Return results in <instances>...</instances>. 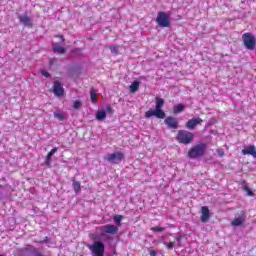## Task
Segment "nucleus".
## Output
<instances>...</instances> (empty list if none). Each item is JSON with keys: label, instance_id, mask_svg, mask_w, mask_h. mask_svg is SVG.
<instances>
[{"label": "nucleus", "instance_id": "1", "mask_svg": "<svg viewBox=\"0 0 256 256\" xmlns=\"http://www.w3.org/2000/svg\"><path fill=\"white\" fill-rule=\"evenodd\" d=\"M205 151H207V144H197L188 151V157H190V159H197L199 157H203V155H205Z\"/></svg>", "mask_w": 256, "mask_h": 256}, {"label": "nucleus", "instance_id": "2", "mask_svg": "<svg viewBox=\"0 0 256 256\" xmlns=\"http://www.w3.org/2000/svg\"><path fill=\"white\" fill-rule=\"evenodd\" d=\"M92 256H104L105 255V244L101 241H94L93 244L88 246Z\"/></svg>", "mask_w": 256, "mask_h": 256}, {"label": "nucleus", "instance_id": "3", "mask_svg": "<svg viewBox=\"0 0 256 256\" xmlns=\"http://www.w3.org/2000/svg\"><path fill=\"white\" fill-rule=\"evenodd\" d=\"M195 135L187 130H179L177 134V141L183 145H189L194 139Z\"/></svg>", "mask_w": 256, "mask_h": 256}, {"label": "nucleus", "instance_id": "4", "mask_svg": "<svg viewBox=\"0 0 256 256\" xmlns=\"http://www.w3.org/2000/svg\"><path fill=\"white\" fill-rule=\"evenodd\" d=\"M169 19L170 17L167 12H159L156 18V23L159 27H169L171 25V21Z\"/></svg>", "mask_w": 256, "mask_h": 256}, {"label": "nucleus", "instance_id": "5", "mask_svg": "<svg viewBox=\"0 0 256 256\" xmlns=\"http://www.w3.org/2000/svg\"><path fill=\"white\" fill-rule=\"evenodd\" d=\"M104 159L108 161L109 163H113L115 165L121 163L124 159V155L121 152H115L112 154H107Z\"/></svg>", "mask_w": 256, "mask_h": 256}, {"label": "nucleus", "instance_id": "6", "mask_svg": "<svg viewBox=\"0 0 256 256\" xmlns=\"http://www.w3.org/2000/svg\"><path fill=\"white\" fill-rule=\"evenodd\" d=\"M144 117L150 119V117H157V119H165V112L162 109L155 108L154 110H148L145 112Z\"/></svg>", "mask_w": 256, "mask_h": 256}, {"label": "nucleus", "instance_id": "7", "mask_svg": "<svg viewBox=\"0 0 256 256\" xmlns=\"http://www.w3.org/2000/svg\"><path fill=\"white\" fill-rule=\"evenodd\" d=\"M244 46L250 51L255 49V37L249 33L243 35Z\"/></svg>", "mask_w": 256, "mask_h": 256}, {"label": "nucleus", "instance_id": "8", "mask_svg": "<svg viewBox=\"0 0 256 256\" xmlns=\"http://www.w3.org/2000/svg\"><path fill=\"white\" fill-rule=\"evenodd\" d=\"M53 93L56 97H63L65 95V88L61 85V82L55 81L53 86Z\"/></svg>", "mask_w": 256, "mask_h": 256}, {"label": "nucleus", "instance_id": "9", "mask_svg": "<svg viewBox=\"0 0 256 256\" xmlns=\"http://www.w3.org/2000/svg\"><path fill=\"white\" fill-rule=\"evenodd\" d=\"M164 123L169 129H178L179 127V122H177V119L171 116L166 117Z\"/></svg>", "mask_w": 256, "mask_h": 256}, {"label": "nucleus", "instance_id": "10", "mask_svg": "<svg viewBox=\"0 0 256 256\" xmlns=\"http://www.w3.org/2000/svg\"><path fill=\"white\" fill-rule=\"evenodd\" d=\"M201 123H203V119L192 118V119L188 120V122L186 123V127H187V129H195V127H197V125H201Z\"/></svg>", "mask_w": 256, "mask_h": 256}, {"label": "nucleus", "instance_id": "11", "mask_svg": "<svg viewBox=\"0 0 256 256\" xmlns=\"http://www.w3.org/2000/svg\"><path fill=\"white\" fill-rule=\"evenodd\" d=\"M119 228L115 225H108L102 228V233H109L110 235H117Z\"/></svg>", "mask_w": 256, "mask_h": 256}, {"label": "nucleus", "instance_id": "12", "mask_svg": "<svg viewBox=\"0 0 256 256\" xmlns=\"http://www.w3.org/2000/svg\"><path fill=\"white\" fill-rule=\"evenodd\" d=\"M201 212H202V223H207V221H209V217H211V214L209 212V208L207 206H204L201 208Z\"/></svg>", "mask_w": 256, "mask_h": 256}, {"label": "nucleus", "instance_id": "13", "mask_svg": "<svg viewBox=\"0 0 256 256\" xmlns=\"http://www.w3.org/2000/svg\"><path fill=\"white\" fill-rule=\"evenodd\" d=\"M243 155H252L253 157H256V150L255 146H248L242 150Z\"/></svg>", "mask_w": 256, "mask_h": 256}, {"label": "nucleus", "instance_id": "14", "mask_svg": "<svg viewBox=\"0 0 256 256\" xmlns=\"http://www.w3.org/2000/svg\"><path fill=\"white\" fill-rule=\"evenodd\" d=\"M55 153H57V148H53L52 150L49 151V153L46 156V160H45V165L47 167H51V157H53V155H55Z\"/></svg>", "mask_w": 256, "mask_h": 256}, {"label": "nucleus", "instance_id": "15", "mask_svg": "<svg viewBox=\"0 0 256 256\" xmlns=\"http://www.w3.org/2000/svg\"><path fill=\"white\" fill-rule=\"evenodd\" d=\"M183 111H185V105H183V104H178L173 107V113L175 115H177L179 113H183Z\"/></svg>", "mask_w": 256, "mask_h": 256}, {"label": "nucleus", "instance_id": "16", "mask_svg": "<svg viewBox=\"0 0 256 256\" xmlns=\"http://www.w3.org/2000/svg\"><path fill=\"white\" fill-rule=\"evenodd\" d=\"M90 99H91L92 103L94 105H96L97 100H98V96H97V90H95L94 88H92L90 90Z\"/></svg>", "mask_w": 256, "mask_h": 256}, {"label": "nucleus", "instance_id": "17", "mask_svg": "<svg viewBox=\"0 0 256 256\" xmlns=\"http://www.w3.org/2000/svg\"><path fill=\"white\" fill-rule=\"evenodd\" d=\"M19 19L23 23V25H26L27 27H31V19H29V16L23 15V16H20Z\"/></svg>", "mask_w": 256, "mask_h": 256}, {"label": "nucleus", "instance_id": "18", "mask_svg": "<svg viewBox=\"0 0 256 256\" xmlns=\"http://www.w3.org/2000/svg\"><path fill=\"white\" fill-rule=\"evenodd\" d=\"M53 51L54 53L63 54L65 53V48L63 46L59 45L58 43L53 44Z\"/></svg>", "mask_w": 256, "mask_h": 256}, {"label": "nucleus", "instance_id": "19", "mask_svg": "<svg viewBox=\"0 0 256 256\" xmlns=\"http://www.w3.org/2000/svg\"><path fill=\"white\" fill-rule=\"evenodd\" d=\"M107 117V114L105 113L104 110H99L97 113H96V119L98 121H103V119H105Z\"/></svg>", "mask_w": 256, "mask_h": 256}, {"label": "nucleus", "instance_id": "20", "mask_svg": "<svg viewBox=\"0 0 256 256\" xmlns=\"http://www.w3.org/2000/svg\"><path fill=\"white\" fill-rule=\"evenodd\" d=\"M139 81H134L131 85H130V93H136V91L139 90Z\"/></svg>", "mask_w": 256, "mask_h": 256}, {"label": "nucleus", "instance_id": "21", "mask_svg": "<svg viewBox=\"0 0 256 256\" xmlns=\"http://www.w3.org/2000/svg\"><path fill=\"white\" fill-rule=\"evenodd\" d=\"M73 189H74L76 194L81 193V182L74 180L73 181Z\"/></svg>", "mask_w": 256, "mask_h": 256}, {"label": "nucleus", "instance_id": "22", "mask_svg": "<svg viewBox=\"0 0 256 256\" xmlns=\"http://www.w3.org/2000/svg\"><path fill=\"white\" fill-rule=\"evenodd\" d=\"M163 105H165V100H163V98L157 97L155 109H162Z\"/></svg>", "mask_w": 256, "mask_h": 256}, {"label": "nucleus", "instance_id": "23", "mask_svg": "<svg viewBox=\"0 0 256 256\" xmlns=\"http://www.w3.org/2000/svg\"><path fill=\"white\" fill-rule=\"evenodd\" d=\"M54 117L56 119H59V121H63L65 119V114H63V112H61L60 110H56L54 112Z\"/></svg>", "mask_w": 256, "mask_h": 256}, {"label": "nucleus", "instance_id": "24", "mask_svg": "<svg viewBox=\"0 0 256 256\" xmlns=\"http://www.w3.org/2000/svg\"><path fill=\"white\" fill-rule=\"evenodd\" d=\"M243 221H245V217L240 216L232 221V225H243Z\"/></svg>", "mask_w": 256, "mask_h": 256}, {"label": "nucleus", "instance_id": "25", "mask_svg": "<svg viewBox=\"0 0 256 256\" xmlns=\"http://www.w3.org/2000/svg\"><path fill=\"white\" fill-rule=\"evenodd\" d=\"M243 189H244L246 195H248V197H255V193L253 191H251V189H249V187L244 186Z\"/></svg>", "mask_w": 256, "mask_h": 256}, {"label": "nucleus", "instance_id": "26", "mask_svg": "<svg viewBox=\"0 0 256 256\" xmlns=\"http://www.w3.org/2000/svg\"><path fill=\"white\" fill-rule=\"evenodd\" d=\"M109 49L114 55H117V53H119V46H110Z\"/></svg>", "mask_w": 256, "mask_h": 256}, {"label": "nucleus", "instance_id": "27", "mask_svg": "<svg viewBox=\"0 0 256 256\" xmlns=\"http://www.w3.org/2000/svg\"><path fill=\"white\" fill-rule=\"evenodd\" d=\"M151 231H154L155 233H157V232L165 231V228L156 226V227L151 228Z\"/></svg>", "mask_w": 256, "mask_h": 256}, {"label": "nucleus", "instance_id": "28", "mask_svg": "<svg viewBox=\"0 0 256 256\" xmlns=\"http://www.w3.org/2000/svg\"><path fill=\"white\" fill-rule=\"evenodd\" d=\"M114 221L116 223H121V221H123V216L122 215H115L114 216Z\"/></svg>", "mask_w": 256, "mask_h": 256}, {"label": "nucleus", "instance_id": "29", "mask_svg": "<svg viewBox=\"0 0 256 256\" xmlns=\"http://www.w3.org/2000/svg\"><path fill=\"white\" fill-rule=\"evenodd\" d=\"M73 107L74 109H79L81 107V101H74Z\"/></svg>", "mask_w": 256, "mask_h": 256}, {"label": "nucleus", "instance_id": "30", "mask_svg": "<svg viewBox=\"0 0 256 256\" xmlns=\"http://www.w3.org/2000/svg\"><path fill=\"white\" fill-rule=\"evenodd\" d=\"M94 241H101V236L97 234H93L91 237Z\"/></svg>", "mask_w": 256, "mask_h": 256}, {"label": "nucleus", "instance_id": "31", "mask_svg": "<svg viewBox=\"0 0 256 256\" xmlns=\"http://www.w3.org/2000/svg\"><path fill=\"white\" fill-rule=\"evenodd\" d=\"M175 247V242H170L167 246V249H173Z\"/></svg>", "mask_w": 256, "mask_h": 256}, {"label": "nucleus", "instance_id": "32", "mask_svg": "<svg viewBox=\"0 0 256 256\" xmlns=\"http://www.w3.org/2000/svg\"><path fill=\"white\" fill-rule=\"evenodd\" d=\"M41 73L44 77H49V72H47L46 70H42Z\"/></svg>", "mask_w": 256, "mask_h": 256}, {"label": "nucleus", "instance_id": "33", "mask_svg": "<svg viewBox=\"0 0 256 256\" xmlns=\"http://www.w3.org/2000/svg\"><path fill=\"white\" fill-rule=\"evenodd\" d=\"M219 157H223L225 155V152L223 150H218Z\"/></svg>", "mask_w": 256, "mask_h": 256}, {"label": "nucleus", "instance_id": "34", "mask_svg": "<svg viewBox=\"0 0 256 256\" xmlns=\"http://www.w3.org/2000/svg\"><path fill=\"white\" fill-rule=\"evenodd\" d=\"M150 256H157V252L155 250L150 251Z\"/></svg>", "mask_w": 256, "mask_h": 256}, {"label": "nucleus", "instance_id": "35", "mask_svg": "<svg viewBox=\"0 0 256 256\" xmlns=\"http://www.w3.org/2000/svg\"><path fill=\"white\" fill-rule=\"evenodd\" d=\"M181 239H183V236H178V237H176V241L178 242V243H180V241H181Z\"/></svg>", "mask_w": 256, "mask_h": 256}, {"label": "nucleus", "instance_id": "36", "mask_svg": "<svg viewBox=\"0 0 256 256\" xmlns=\"http://www.w3.org/2000/svg\"><path fill=\"white\" fill-rule=\"evenodd\" d=\"M47 239H48V237H45V239H44V240L39 241V243H47Z\"/></svg>", "mask_w": 256, "mask_h": 256}, {"label": "nucleus", "instance_id": "37", "mask_svg": "<svg viewBox=\"0 0 256 256\" xmlns=\"http://www.w3.org/2000/svg\"><path fill=\"white\" fill-rule=\"evenodd\" d=\"M62 39V41H65V39H63V36L60 37Z\"/></svg>", "mask_w": 256, "mask_h": 256}]
</instances>
